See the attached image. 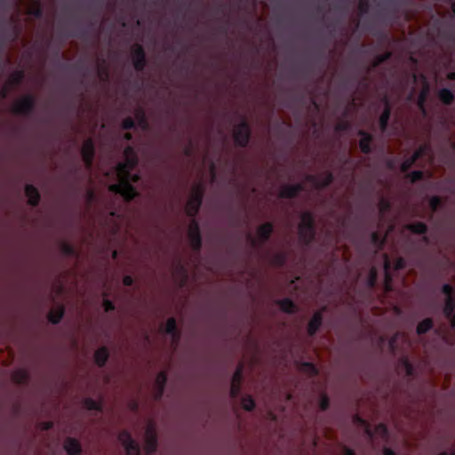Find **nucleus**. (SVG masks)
I'll use <instances>...</instances> for the list:
<instances>
[{"label": "nucleus", "instance_id": "7ed1b4c3", "mask_svg": "<svg viewBox=\"0 0 455 455\" xmlns=\"http://www.w3.org/2000/svg\"><path fill=\"white\" fill-rule=\"evenodd\" d=\"M204 189L202 185L193 188L192 195L186 204V213L188 217L195 220L197 215L204 199Z\"/></svg>", "mask_w": 455, "mask_h": 455}, {"label": "nucleus", "instance_id": "4468645a", "mask_svg": "<svg viewBox=\"0 0 455 455\" xmlns=\"http://www.w3.org/2000/svg\"><path fill=\"white\" fill-rule=\"evenodd\" d=\"M157 449V436L155 430L151 427L146 431L145 451L148 455H152Z\"/></svg>", "mask_w": 455, "mask_h": 455}, {"label": "nucleus", "instance_id": "9b49d317", "mask_svg": "<svg viewBox=\"0 0 455 455\" xmlns=\"http://www.w3.org/2000/svg\"><path fill=\"white\" fill-rule=\"evenodd\" d=\"M81 155L85 167L87 169H91L92 167L95 156V145L92 138H88L84 141Z\"/></svg>", "mask_w": 455, "mask_h": 455}, {"label": "nucleus", "instance_id": "a18cd8bd", "mask_svg": "<svg viewBox=\"0 0 455 455\" xmlns=\"http://www.w3.org/2000/svg\"><path fill=\"white\" fill-rule=\"evenodd\" d=\"M415 163H416V161H414V159L411 156L404 159L403 161V163L401 164V167H400L401 172H407Z\"/></svg>", "mask_w": 455, "mask_h": 455}, {"label": "nucleus", "instance_id": "69168bd1", "mask_svg": "<svg viewBox=\"0 0 455 455\" xmlns=\"http://www.w3.org/2000/svg\"><path fill=\"white\" fill-rule=\"evenodd\" d=\"M140 174L132 173V172H131V177L128 180H129V184H132V182L136 183V182L140 181Z\"/></svg>", "mask_w": 455, "mask_h": 455}, {"label": "nucleus", "instance_id": "f704fd0d", "mask_svg": "<svg viewBox=\"0 0 455 455\" xmlns=\"http://www.w3.org/2000/svg\"><path fill=\"white\" fill-rule=\"evenodd\" d=\"M60 250H61V252L66 255V256H76V251L75 249V247L67 243V242H63L60 245Z\"/></svg>", "mask_w": 455, "mask_h": 455}, {"label": "nucleus", "instance_id": "6e6d98bb", "mask_svg": "<svg viewBox=\"0 0 455 455\" xmlns=\"http://www.w3.org/2000/svg\"><path fill=\"white\" fill-rule=\"evenodd\" d=\"M442 292L446 295V298L453 297V287L450 283H444L442 287Z\"/></svg>", "mask_w": 455, "mask_h": 455}, {"label": "nucleus", "instance_id": "37998d69", "mask_svg": "<svg viewBox=\"0 0 455 455\" xmlns=\"http://www.w3.org/2000/svg\"><path fill=\"white\" fill-rule=\"evenodd\" d=\"M408 177L411 183H415L423 179L424 172L420 170L412 171L408 174Z\"/></svg>", "mask_w": 455, "mask_h": 455}, {"label": "nucleus", "instance_id": "f8f14e48", "mask_svg": "<svg viewBox=\"0 0 455 455\" xmlns=\"http://www.w3.org/2000/svg\"><path fill=\"white\" fill-rule=\"evenodd\" d=\"M325 311V307H323L322 310H318L314 313L312 318L310 319L308 324H307V334L311 337L315 336L320 327L323 324V312Z\"/></svg>", "mask_w": 455, "mask_h": 455}, {"label": "nucleus", "instance_id": "5fc2aeb1", "mask_svg": "<svg viewBox=\"0 0 455 455\" xmlns=\"http://www.w3.org/2000/svg\"><path fill=\"white\" fill-rule=\"evenodd\" d=\"M350 127V124L347 121H340L335 126L336 132H347Z\"/></svg>", "mask_w": 455, "mask_h": 455}, {"label": "nucleus", "instance_id": "c9c22d12", "mask_svg": "<svg viewBox=\"0 0 455 455\" xmlns=\"http://www.w3.org/2000/svg\"><path fill=\"white\" fill-rule=\"evenodd\" d=\"M243 374V364H239L236 367V369L232 376L231 383L242 384Z\"/></svg>", "mask_w": 455, "mask_h": 455}, {"label": "nucleus", "instance_id": "4be33fe9", "mask_svg": "<svg viewBox=\"0 0 455 455\" xmlns=\"http://www.w3.org/2000/svg\"><path fill=\"white\" fill-rule=\"evenodd\" d=\"M64 314H65L64 307L59 306L56 308L52 309L48 313L47 317H48V320L50 323H52V324H58L63 318Z\"/></svg>", "mask_w": 455, "mask_h": 455}, {"label": "nucleus", "instance_id": "2eb2a0df", "mask_svg": "<svg viewBox=\"0 0 455 455\" xmlns=\"http://www.w3.org/2000/svg\"><path fill=\"white\" fill-rule=\"evenodd\" d=\"M384 109L379 118V129L382 132H386L391 116L392 108L387 97L384 98Z\"/></svg>", "mask_w": 455, "mask_h": 455}, {"label": "nucleus", "instance_id": "412c9836", "mask_svg": "<svg viewBox=\"0 0 455 455\" xmlns=\"http://www.w3.org/2000/svg\"><path fill=\"white\" fill-rule=\"evenodd\" d=\"M109 352L106 347L98 348L94 353V360L99 367H104L108 360Z\"/></svg>", "mask_w": 455, "mask_h": 455}, {"label": "nucleus", "instance_id": "e433bc0d", "mask_svg": "<svg viewBox=\"0 0 455 455\" xmlns=\"http://www.w3.org/2000/svg\"><path fill=\"white\" fill-rule=\"evenodd\" d=\"M428 149L429 147L427 145H421L414 151L411 156L414 159V161L417 162L427 153Z\"/></svg>", "mask_w": 455, "mask_h": 455}, {"label": "nucleus", "instance_id": "8fccbe9b", "mask_svg": "<svg viewBox=\"0 0 455 455\" xmlns=\"http://www.w3.org/2000/svg\"><path fill=\"white\" fill-rule=\"evenodd\" d=\"M330 406V400L329 397L326 395H323L321 396L320 402H319V408L321 411H324L328 410Z\"/></svg>", "mask_w": 455, "mask_h": 455}, {"label": "nucleus", "instance_id": "20e7f679", "mask_svg": "<svg viewBox=\"0 0 455 455\" xmlns=\"http://www.w3.org/2000/svg\"><path fill=\"white\" fill-rule=\"evenodd\" d=\"M234 140L236 146L246 148L251 140V130L246 119H243L234 129Z\"/></svg>", "mask_w": 455, "mask_h": 455}, {"label": "nucleus", "instance_id": "603ef678", "mask_svg": "<svg viewBox=\"0 0 455 455\" xmlns=\"http://www.w3.org/2000/svg\"><path fill=\"white\" fill-rule=\"evenodd\" d=\"M390 267H391V264H390V262L388 260V258H387V255H385L384 268H385V272H386L385 279H386L387 284H388V283L391 281V276H390V275L388 273V270H389Z\"/></svg>", "mask_w": 455, "mask_h": 455}, {"label": "nucleus", "instance_id": "dca6fc26", "mask_svg": "<svg viewBox=\"0 0 455 455\" xmlns=\"http://www.w3.org/2000/svg\"><path fill=\"white\" fill-rule=\"evenodd\" d=\"M358 135L361 136V140L359 141V147L361 151L363 154H370L372 150L371 144L374 140L373 136L363 130H360L358 132Z\"/></svg>", "mask_w": 455, "mask_h": 455}, {"label": "nucleus", "instance_id": "680f3d73", "mask_svg": "<svg viewBox=\"0 0 455 455\" xmlns=\"http://www.w3.org/2000/svg\"><path fill=\"white\" fill-rule=\"evenodd\" d=\"M19 34H20V29L16 26H14L12 28V31L10 34V36H8V38L11 41H15L17 39Z\"/></svg>", "mask_w": 455, "mask_h": 455}, {"label": "nucleus", "instance_id": "bf43d9fd", "mask_svg": "<svg viewBox=\"0 0 455 455\" xmlns=\"http://www.w3.org/2000/svg\"><path fill=\"white\" fill-rule=\"evenodd\" d=\"M103 307L106 312H112L116 308L115 304L111 300L107 299L103 300Z\"/></svg>", "mask_w": 455, "mask_h": 455}, {"label": "nucleus", "instance_id": "a211bd4d", "mask_svg": "<svg viewBox=\"0 0 455 455\" xmlns=\"http://www.w3.org/2000/svg\"><path fill=\"white\" fill-rule=\"evenodd\" d=\"M25 195L28 197V203L32 207H36L41 200V196L38 189L32 184L25 186Z\"/></svg>", "mask_w": 455, "mask_h": 455}, {"label": "nucleus", "instance_id": "f03ea898", "mask_svg": "<svg viewBox=\"0 0 455 455\" xmlns=\"http://www.w3.org/2000/svg\"><path fill=\"white\" fill-rule=\"evenodd\" d=\"M300 219L299 237L305 246H309L316 235L315 216L311 212L307 211L301 213Z\"/></svg>", "mask_w": 455, "mask_h": 455}, {"label": "nucleus", "instance_id": "0eeeda50", "mask_svg": "<svg viewBox=\"0 0 455 455\" xmlns=\"http://www.w3.org/2000/svg\"><path fill=\"white\" fill-rule=\"evenodd\" d=\"M118 441L124 446L126 455H140V445L134 441L127 430H122L117 436Z\"/></svg>", "mask_w": 455, "mask_h": 455}, {"label": "nucleus", "instance_id": "e2e57ef3", "mask_svg": "<svg viewBox=\"0 0 455 455\" xmlns=\"http://www.w3.org/2000/svg\"><path fill=\"white\" fill-rule=\"evenodd\" d=\"M10 85H5L4 86L1 90H0V98L1 99H6L8 94H9V92H10Z\"/></svg>", "mask_w": 455, "mask_h": 455}, {"label": "nucleus", "instance_id": "13d9d810", "mask_svg": "<svg viewBox=\"0 0 455 455\" xmlns=\"http://www.w3.org/2000/svg\"><path fill=\"white\" fill-rule=\"evenodd\" d=\"M405 267H406V261L403 258L399 257L395 259V268L396 270L403 269V268H405Z\"/></svg>", "mask_w": 455, "mask_h": 455}, {"label": "nucleus", "instance_id": "864d4df0", "mask_svg": "<svg viewBox=\"0 0 455 455\" xmlns=\"http://www.w3.org/2000/svg\"><path fill=\"white\" fill-rule=\"evenodd\" d=\"M403 0H390L389 6L391 8L392 12H396L399 8L403 5Z\"/></svg>", "mask_w": 455, "mask_h": 455}, {"label": "nucleus", "instance_id": "72a5a7b5", "mask_svg": "<svg viewBox=\"0 0 455 455\" xmlns=\"http://www.w3.org/2000/svg\"><path fill=\"white\" fill-rule=\"evenodd\" d=\"M271 260L273 265L281 267L285 265L287 257L283 252H276L272 256Z\"/></svg>", "mask_w": 455, "mask_h": 455}, {"label": "nucleus", "instance_id": "bb28decb", "mask_svg": "<svg viewBox=\"0 0 455 455\" xmlns=\"http://www.w3.org/2000/svg\"><path fill=\"white\" fill-rule=\"evenodd\" d=\"M439 100L445 105H451L454 101V94L448 88H443L438 92Z\"/></svg>", "mask_w": 455, "mask_h": 455}, {"label": "nucleus", "instance_id": "2f4dec72", "mask_svg": "<svg viewBox=\"0 0 455 455\" xmlns=\"http://www.w3.org/2000/svg\"><path fill=\"white\" fill-rule=\"evenodd\" d=\"M28 14L36 19H42L44 16V9L40 1L36 0L34 5L28 10Z\"/></svg>", "mask_w": 455, "mask_h": 455}, {"label": "nucleus", "instance_id": "c756f323", "mask_svg": "<svg viewBox=\"0 0 455 455\" xmlns=\"http://www.w3.org/2000/svg\"><path fill=\"white\" fill-rule=\"evenodd\" d=\"M443 314L445 317H450L455 315V298L449 297L445 299L443 307Z\"/></svg>", "mask_w": 455, "mask_h": 455}, {"label": "nucleus", "instance_id": "c03bdc74", "mask_svg": "<svg viewBox=\"0 0 455 455\" xmlns=\"http://www.w3.org/2000/svg\"><path fill=\"white\" fill-rule=\"evenodd\" d=\"M442 204V199L438 196H434L429 200V207L432 212H435Z\"/></svg>", "mask_w": 455, "mask_h": 455}, {"label": "nucleus", "instance_id": "09e8293b", "mask_svg": "<svg viewBox=\"0 0 455 455\" xmlns=\"http://www.w3.org/2000/svg\"><path fill=\"white\" fill-rule=\"evenodd\" d=\"M241 392V384L231 383L230 386V396L232 398H237Z\"/></svg>", "mask_w": 455, "mask_h": 455}, {"label": "nucleus", "instance_id": "6ab92c4d", "mask_svg": "<svg viewBox=\"0 0 455 455\" xmlns=\"http://www.w3.org/2000/svg\"><path fill=\"white\" fill-rule=\"evenodd\" d=\"M64 449L68 455H80L82 447L78 440L68 437L64 442Z\"/></svg>", "mask_w": 455, "mask_h": 455}, {"label": "nucleus", "instance_id": "f3484780", "mask_svg": "<svg viewBox=\"0 0 455 455\" xmlns=\"http://www.w3.org/2000/svg\"><path fill=\"white\" fill-rule=\"evenodd\" d=\"M164 332L172 338V341L177 345L180 339V332L178 330L177 323L174 317H170L164 326Z\"/></svg>", "mask_w": 455, "mask_h": 455}, {"label": "nucleus", "instance_id": "79ce46f5", "mask_svg": "<svg viewBox=\"0 0 455 455\" xmlns=\"http://www.w3.org/2000/svg\"><path fill=\"white\" fill-rule=\"evenodd\" d=\"M136 124V121L132 117L128 116L123 120L121 126L124 130L127 131L135 129Z\"/></svg>", "mask_w": 455, "mask_h": 455}, {"label": "nucleus", "instance_id": "9d476101", "mask_svg": "<svg viewBox=\"0 0 455 455\" xmlns=\"http://www.w3.org/2000/svg\"><path fill=\"white\" fill-rule=\"evenodd\" d=\"M132 57L135 70L138 72L143 71L148 63L143 46L138 44H134L132 49Z\"/></svg>", "mask_w": 455, "mask_h": 455}, {"label": "nucleus", "instance_id": "ea45409f", "mask_svg": "<svg viewBox=\"0 0 455 455\" xmlns=\"http://www.w3.org/2000/svg\"><path fill=\"white\" fill-rule=\"evenodd\" d=\"M391 209V203L389 200L382 197L379 202V210L381 215H384Z\"/></svg>", "mask_w": 455, "mask_h": 455}, {"label": "nucleus", "instance_id": "0e129e2a", "mask_svg": "<svg viewBox=\"0 0 455 455\" xmlns=\"http://www.w3.org/2000/svg\"><path fill=\"white\" fill-rule=\"evenodd\" d=\"M123 283L124 286H132L133 284V278L131 275H124Z\"/></svg>", "mask_w": 455, "mask_h": 455}, {"label": "nucleus", "instance_id": "1a4fd4ad", "mask_svg": "<svg viewBox=\"0 0 455 455\" xmlns=\"http://www.w3.org/2000/svg\"><path fill=\"white\" fill-rule=\"evenodd\" d=\"M306 180L312 183L317 189H323L328 188L334 180V175L331 172L326 171L323 175L309 174Z\"/></svg>", "mask_w": 455, "mask_h": 455}, {"label": "nucleus", "instance_id": "de8ad7c7", "mask_svg": "<svg viewBox=\"0 0 455 455\" xmlns=\"http://www.w3.org/2000/svg\"><path fill=\"white\" fill-rule=\"evenodd\" d=\"M358 9L361 14H366L370 10V3L368 0H359Z\"/></svg>", "mask_w": 455, "mask_h": 455}, {"label": "nucleus", "instance_id": "052dcab7", "mask_svg": "<svg viewBox=\"0 0 455 455\" xmlns=\"http://www.w3.org/2000/svg\"><path fill=\"white\" fill-rule=\"evenodd\" d=\"M403 364L405 366L407 375H409V376L412 375L413 367L411 364V363L408 361V359H406V358L403 359Z\"/></svg>", "mask_w": 455, "mask_h": 455}, {"label": "nucleus", "instance_id": "a878e982", "mask_svg": "<svg viewBox=\"0 0 455 455\" xmlns=\"http://www.w3.org/2000/svg\"><path fill=\"white\" fill-rule=\"evenodd\" d=\"M392 57L391 52H386L382 54H378L373 59L371 67L368 68V72H370L371 69L378 68L380 64L387 61Z\"/></svg>", "mask_w": 455, "mask_h": 455}, {"label": "nucleus", "instance_id": "4c0bfd02", "mask_svg": "<svg viewBox=\"0 0 455 455\" xmlns=\"http://www.w3.org/2000/svg\"><path fill=\"white\" fill-rule=\"evenodd\" d=\"M84 406L91 411H100L101 405L99 402L92 398H85L84 401Z\"/></svg>", "mask_w": 455, "mask_h": 455}, {"label": "nucleus", "instance_id": "423d86ee", "mask_svg": "<svg viewBox=\"0 0 455 455\" xmlns=\"http://www.w3.org/2000/svg\"><path fill=\"white\" fill-rule=\"evenodd\" d=\"M274 231V225L271 222H266L260 225L257 229L258 238L249 235L251 244L254 248L261 247L266 242H267Z\"/></svg>", "mask_w": 455, "mask_h": 455}, {"label": "nucleus", "instance_id": "774afa93", "mask_svg": "<svg viewBox=\"0 0 455 455\" xmlns=\"http://www.w3.org/2000/svg\"><path fill=\"white\" fill-rule=\"evenodd\" d=\"M343 455H355V453L352 449L344 447Z\"/></svg>", "mask_w": 455, "mask_h": 455}, {"label": "nucleus", "instance_id": "338daca9", "mask_svg": "<svg viewBox=\"0 0 455 455\" xmlns=\"http://www.w3.org/2000/svg\"><path fill=\"white\" fill-rule=\"evenodd\" d=\"M17 382L24 383L27 380V374L25 372H20L17 374Z\"/></svg>", "mask_w": 455, "mask_h": 455}, {"label": "nucleus", "instance_id": "4d7b16f0", "mask_svg": "<svg viewBox=\"0 0 455 455\" xmlns=\"http://www.w3.org/2000/svg\"><path fill=\"white\" fill-rule=\"evenodd\" d=\"M427 95V88L426 90L422 91L419 96L418 105L422 109L424 108Z\"/></svg>", "mask_w": 455, "mask_h": 455}, {"label": "nucleus", "instance_id": "39448f33", "mask_svg": "<svg viewBox=\"0 0 455 455\" xmlns=\"http://www.w3.org/2000/svg\"><path fill=\"white\" fill-rule=\"evenodd\" d=\"M36 97L27 94L17 101L12 108V112L20 116H29L36 108Z\"/></svg>", "mask_w": 455, "mask_h": 455}, {"label": "nucleus", "instance_id": "ddd939ff", "mask_svg": "<svg viewBox=\"0 0 455 455\" xmlns=\"http://www.w3.org/2000/svg\"><path fill=\"white\" fill-rule=\"evenodd\" d=\"M304 190V185L297 183L293 185H284L279 192V197L284 199H293Z\"/></svg>", "mask_w": 455, "mask_h": 455}, {"label": "nucleus", "instance_id": "3c124183", "mask_svg": "<svg viewBox=\"0 0 455 455\" xmlns=\"http://www.w3.org/2000/svg\"><path fill=\"white\" fill-rule=\"evenodd\" d=\"M124 158L138 157L135 148L132 146H127L124 150Z\"/></svg>", "mask_w": 455, "mask_h": 455}, {"label": "nucleus", "instance_id": "aec40b11", "mask_svg": "<svg viewBox=\"0 0 455 455\" xmlns=\"http://www.w3.org/2000/svg\"><path fill=\"white\" fill-rule=\"evenodd\" d=\"M406 228L411 231V233L413 234H416V235H422V241L424 243H428L429 239L428 237L426 235L428 228H427V226L423 223V222H414V223H411V224H408L406 226Z\"/></svg>", "mask_w": 455, "mask_h": 455}, {"label": "nucleus", "instance_id": "7c9ffc66", "mask_svg": "<svg viewBox=\"0 0 455 455\" xmlns=\"http://www.w3.org/2000/svg\"><path fill=\"white\" fill-rule=\"evenodd\" d=\"M25 78V72L21 69L14 71L9 80L10 86H18L20 85Z\"/></svg>", "mask_w": 455, "mask_h": 455}, {"label": "nucleus", "instance_id": "393cba45", "mask_svg": "<svg viewBox=\"0 0 455 455\" xmlns=\"http://www.w3.org/2000/svg\"><path fill=\"white\" fill-rule=\"evenodd\" d=\"M167 382V374L164 371H160L156 378V385L157 387V398H160L164 391Z\"/></svg>", "mask_w": 455, "mask_h": 455}, {"label": "nucleus", "instance_id": "cd10ccee", "mask_svg": "<svg viewBox=\"0 0 455 455\" xmlns=\"http://www.w3.org/2000/svg\"><path fill=\"white\" fill-rule=\"evenodd\" d=\"M371 242L378 251L383 249L386 243V237L383 236L380 233L374 231L371 235Z\"/></svg>", "mask_w": 455, "mask_h": 455}, {"label": "nucleus", "instance_id": "473e14b6", "mask_svg": "<svg viewBox=\"0 0 455 455\" xmlns=\"http://www.w3.org/2000/svg\"><path fill=\"white\" fill-rule=\"evenodd\" d=\"M242 407L247 411H252L256 406L251 395H244L241 400Z\"/></svg>", "mask_w": 455, "mask_h": 455}, {"label": "nucleus", "instance_id": "f257e3e1", "mask_svg": "<svg viewBox=\"0 0 455 455\" xmlns=\"http://www.w3.org/2000/svg\"><path fill=\"white\" fill-rule=\"evenodd\" d=\"M138 163V157L124 158L123 162H119L116 166L119 181L109 186V191L120 195L127 202L139 196V192L132 184H129L128 180L131 172L136 168Z\"/></svg>", "mask_w": 455, "mask_h": 455}, {"label": "nucleus", "instance_id": "5701e85b", "mask_svg": "<svg viewBox=\"0 0 455 455\" xmlns=\"http://www.w3.org/2000/svg\"><path fill=\"white\" fill-rule=\"evenodd\" d=\"M281 310L287 314H293L297 311L296 304L289 298H284L277 300Z\"/></svg>", "mask_w": 455, "mask_h": 455}, {"label": "nucleus", "instance_id": "49530a36", "mask_svg": "<svg viewBox=\"0 0 455 455\" xmlns=\"http://www.w3.org/2000/svg\"><path fill=\"white\" fill-rule=\"evenodd\" d=\"M398 337H399V333L396 332L388 340V347H389V350L392 353H395V351L397 350V339H398Z\"/></svg>", "mask_w": 455, "mask_h": 455}, {"label": "nucleus", "instance_id": "a19ab883", "mask_svg": "<svg viewBox=\"0 0 455 455\" xmlns=\"http://www.w3.org/2000/svg\"><path fill=\"white\" fill-rule=\"evenodd\" d=\"M302 369L309 373L311 376H316L318 374V370L315 365L310 362H305L302 363Z\"/></svg>", "mask_w": 455, "mask_h": 455}, {"label": "nucleus", "instance_id": "58836bf2", "mask_svg": "<svg viewBox=\"0 0 455 455\" xmlns=\"http://www.w3.org/2000/svg\"><path fill=\"white\" fill-rule=\"evenodd\" d=\"M377 279H378L377 270L375 267H371L369 272V275H368V279H367L368 287L374 288L377 283Z\"/></svg>", "mask_w": 455, "mask_h": 455}, {"label": "nucleus", "instance_id": "b1692460", "mask_svg": "<svg viewBox=\"0 0 455 455\" xmlns=\"http://www.w3.org/2000/svg\"><path fill=\"white\" fill-rule=\"evenodd\" d=\"M135 118L138 125L142 130H147L148 128V117L145 110L142 108H138L135 110Z\"/></svg>", "mask_w": 455, "mask_h": 455}, {"label": "nucleus", "instance_id": "c85d7f7f", "mask_svg": "<svg viewBox=\"0 0 455 455\" xmlns=\"http://www.w3.org/2000/svg\"><path fill=\"white\" fill-rule=\"evenodd\" d=\"M434 326V322L431 318H426L419 323L416 331L419 335H422L429 331Z\"/></svg>", "mask_w": 455, "mask_h": 455}, {"label": "nucleus", "instance_id": "6e6552de", "mask_svg": "<svg viewBox=\"0 0 455 455\" xmlns=\"http://www.w3.org/2000/svg\"><path fill=\"white\" fill-rule=\"evenodd\" d=\"M188 237L194 251L199 252L202 249V235L200 227L196 220H192L188 227Z\"/></svg>", "mask_w": 455, "mask_h": 455}]
</instances>
